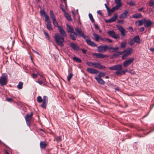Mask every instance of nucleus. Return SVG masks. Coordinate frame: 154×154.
Instances as JSON below:
<instances>
[{
    "label": "nucleus",
    "instance_id": "24",
    "mask_svg": "<svg viewBox=\"0 0 154 154\" xmlns=\"http://www.w3.org/2000/svg\"><path fill=\"white\" fill-rule=\"evenodd\" d=\"M40 148L42 149H45V148L47 145L45 142V141H41L40 143Z\"/></svg>",
    "mask_w": 154,
    "mask_h": 154
},
{
    "label": "nucleus",
    "instance_id": "19",
    "mask_svg": "<svg viewBox=\"0 0 154 154\" xmlns=\"http://www.w3.org/2000/svg\"><path fill=\"white\" fill-rule=\"evenodd\" d=\"M133 38L135 43L137 44H140V38L138 35L135 36Z\"/></svg>",
    "mask_w": 154,
    "mask_h": 154
},
{
    "label": "nucleus",
    "instance_id": "51",
    "mask_svg": "<svg viewBox=\"0 0 154 154\" xmlns=\"http://www.w3.org/2000/svg\"><path fill=\"white\" fill-rule=\"evenodd\" d=\"M129 73L131 75H134L136 73L132 69L129 70Z\"/></svg>",
    "mask_w": 154,
    "mask_h": 154
},
{
    "label": "nucleus",
    "instance_id": "37",
    "mask_svg": "<svg viewBox=\"0 0 154 154\" xmlns=\"http://www.w3.org/2000/svg\"><path fill=\"white\" fill-rule=\"evenodd\" d=\"M88 16L89 18H90V20H91V21L92 23H94V20L93 18V16L92 14L91 13H89L88 14Z\"/></svg>",
    "mask_w": 154,
    "mask_h": 154
},
{
    "label": "nucleus",
    "instance_id": "13",
    "mask_svg": "<svg viewBox=\"0 0 154 154\" xmlns=\"http://www.w3.org/2000/svg\"><path fill=\"white\" fill-rule=\"evenodd\" d=\"M45 21H46L47 22L46 26L47 29L49 31L52 30H53V28H52V25L49 18L48 19L47 18V20H45Z\"/></svg>",
    "mask_w": 154,
    "mask_h": 154
},
{
    "label": "nucleus",
    "instance_id": "30",
    "mask_svg": "<svg viewBox=\"0 0 154 154\" xmlns=\"http://www.w3.org/2000/svg\"><path fill=\"white\" fill-rule=\"evenodd\" d=\"M73 59L77 63H81L82 61L79 58L76 57H74L73 58Z\"/></svg>",
    "mask_w": 154,
    "mask_h": 154
},
{
    "label": "nucleus",
    "instance_id": "6",
    "mask_svg": "<svg viewBox=\"0 0 154 154\" xmlns=\"http://www.w3.org/2000/svg\"><path fill=\"white\" fill-rule=\"evenodd\" d=\"M134 57H131L126 60L123 62V64L124 67H126L131 65L134 62Z\"/></svg>",
    "mask_w": 154,
    "mask_h": 154
},
{
    "label": "nucleus",
    "instance_id": "10",
    "mask_svg": "<svg viewBox=\"0 0 154 154\" xmlns=\"http://www.w3.org/2000/svg\"><path fill=\"white\" fill-rule=\"evenodd\" d=\"M109 35L112 38L117 39L120 38L118 34H116L115 32L113 30L109 31L108 32Z\"/></svg>",
    "mask_w": 154,
    "mask_h": 154
},
{
    "label": "nucleus",
    "instance_id": "44",
    "mask_svg": "<svg viewBox=\"0 0 154 154\" xmlns=\"http://www.w3.org/2000/svg\"><path fill=\"white\" fill-rule=\"evenodd\" d=\"M149 6L152 7L154 6V1L153 0H151L149 3Z\"/></svg>",
    "mask_w": 154,
    "mask_h": 154
},
{
    "label": "nucleus",
    "instance_id": "1",
    "mask_svg": "<svg viewBox=\"0 0 154 154\" xmlns=\"http://www.w3.org/2000/svg\"><path fill=\"white\" fill-rule=\"evenodd\" d=\"M75 29L79 37H82L84 39H85L86 38H88L86 40V42L88 45L92 47H97V45L94 42L91 40L89 37L85 36L79 28L78 27H76L75 28Z\"/></svg>",
    "mask_w": 154,
    "mask_h": 154
},
{
    "label": "nucleus",
    "instance_id": "15",
    "mask_svg": "<svg viewBox=\"0 0 154 154\" xmlns=\"http://www.w3.org/2000/svg\"><path fill=\"white\" fill-rule=\"evenodd\" d=\"M153 24V23L149 19H145L144 26L146 28H148Z\"/></svg>",
    "mask_w": 154,
    "mask_h": 154
},
{
    "label": "nucleus",
    "instance_id": "2",
    "mask_svg": "<svg viewBox=\"0 0 154 154\" xmlns=\"http://www.w3.org/2000/svg\"><path fill=\"white\" fill-rule=\"evenodd\" d=\"M67 36L66 34V35H63L57 33L55 34L54 38L55 39V42L57 45L61 47H63V43L64 41V37H66Z\"/></svg>",
    "mask_w": 154,
    "mask_h": 154
},
{
    "label": "nucleus",
    "instance_id": "16",
    "mask_svg": "<svg viewBox=\"0 0 154 154\" xmlns=\"http://www.w3.org/2000/svg\"><path fill=\"white\" fill-rule=\"evenodd\" d=\"M87 71L89 73L92 74H96L99 72L97 70L90 68H88L87 69Z\"/></svg>",
    "mask_w": 154,
    "mask_h": 154
},
{
    "label": "nucleus",
    "instance_id": "43",
    "mask_svg": "<svg viewBox=\"0 0 154 154\" xmlns=\"http://www.w3.org/2000/svg\"><path fill=\"white\" fill-rule=\"evenodd\" d=\"M134 41L133 38L131 39L130 42H129V45L131 46L133 45L135 43Z\"/></svg>",
    "mask_w": 154,
    "mask_h": 154
},
{
    "label": "nucleus",
    "instance_id": "46",
    "mask_svg": "<svg viewBox=\"0 0 154 154\" xmlns=\"http://www.w3.org/2000/svg\"><path fill=\"white\" fill-rule=\"evenodd\" d=\"M106 67L102 65L99 63L98 69H105Z\"/></svg>",
    "mask_w": 154,
    "mask_h": 154
},
{
    "label": "nucleus",
    "instance_id": "31",
    "mask_svg": "<svg viewBox=\"0 0 154 154\" xmlns=\"http://www.w3.org/2000/svg\"><path fill=\"white\" fill-rule=\"evenodd\" d=\"M145 20V18H144L143 19H141L138 21V24L139 26H140L142 25L143 23L144 24V22Z\"/></svg>",
    "mask_w": 154,
    "mask_h": 154
},
{
    "label": "nucleus",
    "instance_id": "39",
    "mask_svg": "<svg viewBox=\"0 0 154 154\" xmlns=\"http://www.w3.org/2000/svg\"><path fill=\"white\" fill-rule=\"evenodd\" d=\"M122 5L116 4V5L115 6L113 7L116 10H117L119 9L120 7H121Z\"/></svg>",
    "mask_w": 154,
    "mask_h": 154
},
{
    "label": "nucleus",
    "instance_id": "25",
    "mask_svg": "<svg viewBox=\"0 0 154 154\" xmlns=\"http://www.w3.org/2000/svg\"><path fill=\"white\" fill-rule=\"evenodd\" d=\"M142 16V14L140 13H139L137 14H135L133 15L132 16V18L135 19H138L141 18Z\"/></svg>",
    "mask_w": 154,
    "mask_h": 154
},
{
    "label": "nucleus",
    "instance_id": "23",
    "mask_svg": "<svg viewBox=\"0 0 154 154\" xmlns=\"http://www.w3.org/2000/svg\"><path fill=\"white\" fill-rule=\"evenodd\" d=\"M115 73L116 75H119V76H121L122 75H124L123 70H119L118 71H116Z\"/></svg>",
    "mask_w": 154,
    "mask_h": 154
},
{
    "label": "nucleus",
    "instance_id": "58",
    "mask_svg": "<svg viewBox=\"0 0 154 154\" xmlns=\"http://www.w3.org/2000/svg\"><path fill=\"white\" fill-rule=\"evenodd\" d=\"M57 140L58 141H60L61 140V136H59L57 137Z\"/></svg>",
    "mask_w": 154,
    "mask_h": 154
},
{
    "label": "nucleus",
    "instance_id": "47",
    "mask_svg": "<svg viewBox=\"0 0 154 154\" xmlns=\"http://www.w3.org/2000/svg\"><path fill=\"white\" fill-rule=\"evenodd\" d=\"M107 50H108L110 52H112V47L109 46L107 45Z\"/></svg>",
    "mask_w": 154,
    "mask_h": 154
},
{
    "label": "nucleus",
    "instance_id": "52",
    "mask_svg": "<svg viewBox=\"0 0 154 154\" xmlns=\"http://www.w3.org/2000/svg\"><path fill=\"white\" fill-rule=\"evenodd\" d=\"M119 49V47H116L114 48H112V52H113L114 51H117Z\"/></svg>",
    "mask_w": 154,
    "mask_h": 154
},
{
    "label": "nucleus",
    "instance_id": "4",
    "mask_svg": "<svg viewBox=\"0 0 154 154\" xmlns=\"http://www.w3.org/2000/svg\"><path fill=\"white\" fill-rule=\"evenodd\" d=\"M53 23L55 27L58 28L60 34L64 35L65 36L66 35V33L63 28L61 26H58V23L57 22L56 19H55V20H53Z\"/></svg>",
    "mask_w": 154,
    "mask_h": 154
},
{
    "label": "nucleus",
    "instance_id": "33",
    "mask_svg": "<svg viewBox=\"0 0 154 154\" xmlns=\"http://www.w3.org/2000/svg\"><path fill=\"white\" fill-rule=\"evenodd\" d=\"M94 62H87L86 63L87 65L89 66L93 67Z\"/></svg>",
    "mask_w": 154,
    "mask_h": 154
},
{
    "label": "nucleus",
    "instance_id": "11",
    "mask_svg": "<svg viewBox=\"0 0 154 154\" xmlns=\"http://www.w3.org/2000/svg\"><path fill=\"white\" fill-rule=\"evenodd\" d=\"M93 55L95 56L96 58L102 59L105 57H107L108 56L106 54H101L94 53L93 54Z\"/></svg>",
    "mask_w": 154,
    "mask_h": 154
},
{
    "label": "nucleus",
    "instance_id": "40",
    "mask_svg": "<svg viewBox=\"0 0 154 154\" xmlns=\"http://www.w3.org/2000/svg\"><path fill=\"white\" fill-rule=\"evenodd\" d=\"M37 101L39 103H41L43 102V100L41 96H38L37 97Z\"/></svg>",
    "mask_w": 154,
    "mask_h": 154
},
{
    "label": "nucleus",
    "instance_id": "5",
    "mask_svg": "<svg viewBox=\"0 0 154 154\" xmlns=\"http://www.w3.org/2000/svg\"><path fill=\"white\" fill-rule=\"evenodd\" d=\"M133 51V49L131 48H129L126 49L124 50V54L122 56V58L123 60L125 59L129 55H130Z\"/></svg>",
    "mask_w": 154,
    "mask_h": 154
},
{
    "label": "nucleus",
    "instance_id": "29",
    "mask_svg": "<svg viewBox=\"0 0 154 154\" xmlns=\"http://www.w3.org/2000/svg\"><path fill=\"white\" fill-rule=\"evenodd\" d=\"M93 35L95 38V40L97 42H98L100 38L99 36L95 33L93 34Z\"/></svg>",
    "mask_w": 154,
    "mask_h": 154
},
{
    "label": "nucleus",
    "instance_id": "8",
    "mask_svg": "<svg viewBox=\"0 0 154 154\" xmlns=\"http://www.w3.org/2000/svg\"><path fill=\"white\" fill-rule=\"evenodd\" d=\"M107 45H104L98 46L97 47V50L99 52H105L107 51Z\"/></svg>",
    "mask_w": 154,
    "mask_h": 154
},
{
    "label": "nucleus",
    "instance_id": "61",
    "mask_svg": "<svg viewBox=\"0 0 154 154\" xmlns=\"http://www.w3.org/2000/svg\"><path fill=\"white\" fill-rule=\"evenodd\" d=\"M105 41H107L108 42H112V40L109 39L108 38H105Z\"/></svg>",
    "mask_w": 154,
    "mask_h": 154
},
{
    "label": "nucleus",
    "instance_id": "63",
    "mask_svg": "<svg viewBox=\"0 0 154 154\" xmlns=\"http://www.w3.org/2000/svg\"><path fill=\"white\" fill-rule=\"evenodd\" d=\"M118 23H123L124 21H123V20H118Z\"/></svg>",
    "mask_w": 154,
    "mask_h": 154
},
{
    "label": "nucleus",
    "instance_id": "14",
    "mask_svg": "<svg viewBox=\"0 0 154 154\" xmlns=\"http://www.w3.org/2000/svg\"><path fill=\"white\" fill-rule=\"evenodd\" d=\"M128 11L126 10L122 13L119 15V18L120 19H125L127 18L128 14Z\"/></svg>",
    "mask_w": 154,
    "mask_h": 154
},
{
    "label": "nucleus",
    "instance_id": "56",
    "mask_svg": "<svg viewBox=\"0 0 154 154\" xmlns=\"http://www.w3.org/2000/svg\"><path fill=\"white\" fill-rule=\"evenodd\" d=\"M128 30L130 32H134L133 29L131 26H130L128 28Z\"/></svg>",
    "mask_w": 154,
    "mask_h": 154
},
{
    "label": "nucleus",
    "instance_id": "59",
    "mask_svg": "<svg viewBox=\"0 0 154 154\" xmlns=\"http://www.w3.org/2000/svg\"><path fill=\"white\" fill-rule=\"evenodd\" d=\"M32 76L33 78H36L37 76V74H32Z\"/></svg>",
    "mask_w": 154,
    "mask_h": 154
},
{
    "label": "nucleus",
    "instance_id": "20",
    "mask_svg": "<svg viewBox=\"0 0 154 154\" xmlns=\"http://www.w3.org/2000/svg\"><path fill=\"white\" fill-rule=\"evenodd\" d=\"M95 79L99 84L102 85H103L104 84L105 82L101 78L95 77Z\"/></svg>",
    "mask_w": 154,
    "mask_h": 154
},
{
    "label": "nucleus",
    "instance_id": "34",
    "mask_svg": "<svg viewBox=\"0 0 154 154\" xmlns=\"http://www.w3.org/2000/svg\"><path fill=\"white\" fill-rule=\"evenodd\" d=\"M115 11H116V10H115V9L113 7L111 9H110L109 8V9H108V10L107 11H108V14H111V13H113Z\"/></svg>",
    "mask_w": 154,
    "mask_h": 154
},
{
    "label": "nucleus",
    "instance_id": "60",
    "mask_svg": "<svg viewBox=\"0 0 154 154\" xmlns=\"http://www.w3.org/2000/svg\"><path fill=\"white\" fill-rule=\"evenodd\" d=\"M120 32L121 33V35L123 36H125V30L122 31H120Z\"/></svg>",
    "mask_w": 154,
    "mask_h": 154
},
{
    "label": "nucleus",
    "instance_id": "12",
    "mask_svg": "<svg viewBox=\"0 0 154 154\" xmlns=\"http://www.w3.org/2000/svg\"><path fill=\"white\" fill-rule=\"evenodd\" d=\"M118 17L117 14H114V16L111 17L110 19L106 20L105 21L106 23H111L115 22Z\"/></svg>",
    "mask_w": 154,
    "mask_h": 154
},
{
    "label": "nucleus",
    "instance_id": "62",
    "mask_svg": "<svg viewBox=\"0 0 154 154\" xmlns=\"http://www.w3.org/2000/svg\"><path fill=\"white\" fill-rule=\"evenodd\" d=\"M144 9V8L143 7H142L140 8H139L138 9V11L139 12H141L142 11V10Z\"/></svg>",
    "mask_w": 154,
    "mask_h": 154
},
{
    "label": "nucleus",
    "instance_id": "50",
    "mask_svg": "<svg viewBox=\"0 0 154 154\" xmlns=\"http://www.w3.org/2000/svg\"><path fill=\"white\" fill-rule=\"evenodd\" d=\"M121 0H115V3L116 4L122 5V4L121 2Z\"/></svg>",
    "mask_w": 154,
    "mask_h": 154
},
{
    "label": "nucleus",
    "instance_id": "48",
    "mask_svg": "<svg viewBox=\"0 0 154 154\" xmlns=\"http://www.w3.org/2000/svg\"><path fill=\"white\" fill-rule=\"evenodd\" d=\"M127 4L131 6H134L135 5V3L131 1L127 3Z\"/></svg>",
    "mask_w": 154,
    "mask_h": 154
},
{
    "label": "nucleus",
    "instance_id": "49",
    "mask_svg": "<svg viewBox=\"0 0 154 154\" xmlns=\"http://www.w3.org/2000/svg\"><path fill=\"white\" fill-rule=\"evenodd\" d=\"M99 65V63H95L93 66L94 68H98Z\"/></svg>",
    "mask_w": 154,
    "mask_h": 154
},
{
    "label": "nucleus",
    "instance_id": "54",
    "mask_svg": "<svg viewBox=\"0 0 154 154\" xmlns=\"http://www.w3.org/2000/svg\"><path fill=\"white\" fill-rule=\"evenodd\" d=\"M36 82L38 83L39 85H41L43 84L44 82H44L43 80L41 81H36Z\"/></svg>",
    "mask_w": 154,
    "mask_h": 154
},
{
    "label": "nucleus",
    "instance_id": "27",
    "mask_svg": "<svg viewBox=\"0 0 154 154\" xmlns=\"http://www.w3.org/2000/svg\"><path fill=\"white\" fill-rule=\"evenodd\" d=\"M50 17L52 20H55V19H56L55 17L52 10H50Z\"/></svg>",
    "mask_w": 154,
    "mask_h": 154
},
{
    "label": "nucleus",
    "instance_id": "38",
    "mask_svg": "<svg viewBox=\"0 0 154 154\" xmlns=\"http://www.w3.org/2000/svg\"><path fill=\"white\" fill-rule=\"evenodd\" d=\"M47 103H48L43 102L42 103L41 105V107L44 109H46Z\"/></svg>",
    "mask_w": 154,
    "mask_h": 154
},
{
    "label": "nucleus",
    "instance_id": "41",
    "mask_svg": "<svg viewBox=\"0 0 154 154\" xmlns=\"http://www.w3.org/2000/svg\"><path fill=\"white\" fill-rule=\"evenodd\" d=\"M105 75V73L104 72H100L99 73V74H98V77H103Z\"/></svg>",
    "mask_w": 154,
    "mask_h": 154
},
{
    "label": "nucleus",
    "instance_id": "45",
    "mask_svg": "<svg viewBox=\"0 0 154 154\" xmlns=\"http://www.w3.org/2000/svg\"><path fill=\"white\" fill-rule=\"evenodd\" d=\"M43 102H45L46 103L48 102V97H47L46 96H43Z\"/></svg>",
    "mask_w": 154,
    "mask_h": 154
},
{
    "label": "nucleus",
    "instance_id": "55",
    "mask_svg": "<svg viewBox=\"0 0 154 154\" xmlns=\"http://www.w3.org/2000/svg\"><path fill=\"white\" fill-rule=\"evenodd\" d=\"M119 54L118 52L114 53L113 55V56L114 57H118V56H119Z\"/></svg>",
    "mask_w": 154,
    "mask_h": 154
},
{
    "label": "nucleus",
    "instance_id": "7",
    "mask_svg": "<svg viewBox=\"0 0 154 154\" xmlns=\"http://www.w3.org/2000/svg\"><path fill=\"white\" fill-rule=\"evenodd\" d=\"M33 113L31 112L30 114H28L26 115L25 116V118L27 125L29 126L30 122L32 119Z\"/></svg>",
    "mask_w": 154,
    "mask_h": 154
},
{
    "label": "nucleus",
    "instance_id": "64",
    "mask_svg": "<svg viewBox=\"0 0 154 154\" xmlns=\"http://www.w3.org/2000/svg\"><path fill=\"white\" fill-rule=\"evenodd\" d=\"M94 26L96 29H97L99 28L98 25L96 24H94Z\"/></svg>",
    "mask_w": 154,
    "mask_h": 154
},
{
    "label": "nucleus",
    "instance_id": "36",
    "mask_svg": "<svg viewBox=\"0 0 154 154\" xmlns=\"http://www.w3.org/2000/svg\"><path fill=\"white\" fill-rule=\"evenodd\" d=\"M73 76V74L72 72H70L67 76V80L68 81H69Z\"/></svg>",
    "mask_w": 154,
    "mask_h": 154
},
{
    "label": "nucleus",
    "instance_id": "32",
    "mask_svg": "<svg viewBox=\"0 0 154 154\" xmlns=\"http://www.w3.org/2000/svg\"><path fill=\"white\" fill-rule=\"evenodd\" d=\"M23 83L21 82H20L18 85L17 86V88L19 89H22L23 88Z\"/></svg>",
    "mask_w": 154,
    "mask_h": 154
},
{
    "label": "nucleus",
    "instance_id": "18",
    "mask_svg": "<svg viewBox=\"0 0 154 154\" xmlns=\"http://www.w3.org/2000/svg\"><path fill=\"white\" fill-rule=\"evenodd\" d=\"M70 46L71 48L75 51H78L79 50V47L76 44L74 43H71Z\"/></svg>",
    "mask_w": 154,
    "mask_h": 154
},
{
    "label": "nucleus",
    "instance_id": "22",
    "mask_svg": "<svg viewBox=\"0 0 154 154\" xmlns=\"http://www.w3.org/2000/svg\"><path fill=\"white\" fill-rule=\"evenodd\" d=\"M68 32H70V33L73 32H74V29L73 27L69 26V25L67 24H66Z\"/></svg>",
    "mask_w": 154,
    "mask_h": 154
},
{
    "label": "nucleus",
    "instance_id": "53",
    "mask_svg": "<svg viewBox=\"0 0 154 154\" xmlns=\"http://www.w3.org/2000/svg\"><path fill=\"white\" fill-rule=\"evenodd\" d=\"M118 28L120 32L124 30L123 27L121 26H118Z\"/></svg>",
    "mask_w": 154,
    "mask_h": 154
},
{
    "label": "nucleus",
    "instance_id": "3",
    "mask_svg": "<svg viewBox=\"0 0 154 154\" xmlns=\"http://www.w3.org/2000/svg\"><path fill=\"white\" fill-rule=\"evenodd\" d=\"M7 75L5 73H2L0 77V85L1 86L6 85L8 82Z\"/></svg>",
    "mask_w": 154,
    "mask_h": 154
},
{
    "label": "nucleus",
    "instance_id": "9",
    "mask_svg": "<svg viewBox=\"0 0 154 154\" xmlns=\"http://www.w3.org/2000/svg\"><path fill=\"white\" fill-rule=\"evenodd\" d=\"M122 69V65L120 64L114 65L109 67V69L110 70H116L117 71L121 70Z\"/></svg>",
    "mask_w": 154,
    "mask_h": 154
},
{
    "label": "nucleus",
    "instance_id": "28",
    "mask_svg": "<svg viewBox=\"0 0 154 154\" xmlns=\"http://www.w3.org/2000/svg\"><path fill=\"white\" fill-rule=\"evenodd\" d=\"M64 16L66 18L67 20L69 21L72 20L71 16L67 13L65 12L64 13Z\"/></svg>",
    "mask_w": 154,
    "mask_h": 154
},
{
    "label": "nucleus",
    "instance_id": "57",
    "mask_svg": "<svg viewBox=\"0 0 154 154\" xmlns=\"http://www.w3.org/2000/svg\"><path fill=\"white\" fill-rule=\"evenodd\" d=\"M9 102H11L13 101L12 99L11 98H7L6 99Z\"/></svg>",
    "mask_w": 154,
    "mask_h": 154
},
{
    "label": "nucleus",
    "instance_id": "26",
    "mask_svg": "<svg viewBox=\"0 0 154 154\" xmlns=\"http://www.w3.org/2000/svg\"><path fill=\"white\" fill-rule=\"evenodd\" d=\"M127 43L126 41H124L121 43L120 47L122 48H125Z\"/></svg>",
    "mask_w": 154,
    "mask_h": 154
},
{
    "label": "nucleus",
    "instance_id": "35",
    "mask_svg": "<svg viewBox=\"0 0 154 154\" xmlns=\"http://www.w3.org/2000/svg\"><path fill=\"white\" fill-rule=\"evenodd\" d=\"M45 37L47 38L48 40L49 41L50 40V37L48 33L46 32L45 30H43Z\"/></svg>",
    "mask_w": 154,
    "mask_h": 154
},
{
    "label": "nucleus",
    "instance_id": "42",
    "mask_svg": "<svg viewBox=\"0 0 154 154\" xmlns=\"http://www.w3.org/2000/svg\"><path fill=\"white\" fill-rule=\"evenodd\" d=\"M39 75L41 77V80H43V81L44 82H46V79L45 78L44 76V75H42L40 74H39Z\"/></svg>",
    "mask_w": 154,
    "mask_h": 154
},
{
    "label": "nucleus",
    "instance_id": "21",
    "mask_svg": "<svg viewBox=\"0 0 154 154\" xmlns=\"http://www.w3.org/2000/svg\"><path fill=\"white\" fill-rule=\"evenodd\" d=\"M40 13L41 15H43L45 17V20H47V18L49 19V17L44 11V9L41 10L40 11Z\"/></svg>",
    "mask_w": 154,
    "mask_h": 154
},
{
    "label": "nucleus",
    "instance_id": "17",
    "mask_svg": "<svg viewBox=\"0 0 154 154\" xmlns=\"http://www.w3.org/2000/svg\"><path fill=\"white\" fill-rule=\"evenodd\" d=\"M75 31L77 32L76 31ZM77 33H75V32H73L71 33L70 35L69 36L73 40H75L77 38V34H78L77 32Z\"/></svg>",
    "mask_w": 154,
    "mask_h": 154
}]
</instances>
